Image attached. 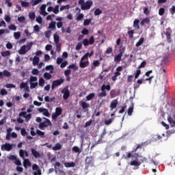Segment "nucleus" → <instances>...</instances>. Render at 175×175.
<instances>
[{
	"label": "nucleus",
	"instance_id": "obj_21",
	"mask_svg": "<svg viewBox=\"0 0 175 175\" xmlns=\"http://www.w3.org/2000/svg\"><path fill=\"white\" fill-rule=\"evenodd\" d=\"M31 161H29V159H25L24 161H23V166H24V168L25 169H27V167L31 166Z\"/></svg>",
	"mask_w": 175,
	"mask_h": 175
},
{
	"label": "nucleus",
	"instance_id": "obj_57",
	"mask_svg": "<svg viewBox=\"0 0 175 175\" xmlns=\"http://www.w3.org/2000/svg\"><path fill=\"white\" fill-rule=\"evenodd\" d=\"M21 135L22 136H27L28 133L27 132L25 129H21Z\"/></svg>",
	"mask_w": 175,
	"mask_h": 175
},
{
	"label": "nucleus",
	"instance_id": "obj_35",
	"mask_svg": "<svg viewBox=\"0 0 175 175\" xmlns=\"http://www.w3.org/2000/svg\"><path fill=\"white\" fill-rule=\"evenodd\" d=\"M57 24V23L55 21H52L49 25V29H55V25Z\"/></svg>",
	"mask_w": 175,
	"mask_h": 175
},
{
	"label": "nucleus",
	"instance_id": "obj_31",
	"mask_svg": "<svg viewBox=\"0 0 175 175\" xmlns=\"http://www.w3.org/2000/svg\"><path fill=\"white\" fill-rule=\"evenodd\" d=\"M95 98V93H90L89 95L86 96V100H92Z\"/></svg>",
	"mask_w": 175,
	"mask_h": 175
},
{
	"label": "nucleus",
	"instance_id": "obj_56",
	"mask_svg": "<svg viewBox=\"0 0 175 175\" xmlns=\"http://www.w3.org/2000/svg\"><path fill=\"white\" fill-rule=\"evenodd\" d=\"M32 46H33V42H31L29 44L26 45V49L27 51H29L31 50Z\"/></svg>",
	"mask_w": 175,
	"mask_h": 175
},
{
	"label": "nucleus",
	"instance_id": "obj_8",
	"mask_svg": "<svg viewBox=\"0 0 175 175\" xmlns=\"http://www.w3.org/2000/svg\"><path fill=\"white\" fill-rule=\"evenodd\" d=\"M61 92L63 94V99H64V100H66V99H68L69 96H70V92H69V88L68 86L64 88Z\"/></svg>",
	"mask_w": 175,
	"mask_h": 175
},
{
	"label": "nucleus",
	"instance_id": "obj_61",
	"mask_svg": "<svg viewBox=\"0 0 175 175\" xmlns=\"http://www.w3.org/2000/svg\"><path fill=\"white\" fill-rule=\"evenodd\" d=\"M8 29H10V31H16L17 29V27L14 25H10L8 27Z\"/></svg>",
	"mask_w": 175,
	"mask_h": 175
},
{
	"label": "nucleus",
	"instance_id": "obj_45",
	"mask_svg": "<svg viewBox=\"0 0 175 175\" xmlns=\"http://www.w3.org/2000/svg\"><path fill=\"white\" fill-rule=\"evenodd\" d=\"M3 74L4 75V76H5L6 77H10V76H12V73H10V72H9L8 70H4L3 71Z\"/></svg>",
	"mask_w": 175,
	"mask_h": 175
},
{
	"label": "nucleus",
	"instance_id": "obj_49",
	"mask_svg": "<svg viewBox=\"0 0 175 175\" xmlns=\"http://www.w3.org/2000/svg\"><path fill=\"white\" fill-rule=\"evenodd\" d=\"M102 10L99 8H97L94 11V16H99L100 14H102Z\"/></svg>",
	"mask_w": 175,
	"mask_h": 175
},
{
	"label": "nucleus",
	"instance_id": "obj_43",
	"mask_svg": "<svg viewBox=\"0 0 175 175\" xmlns=\"http://www.w3.org/2000/svg\"><path fill=\"white\" fill-rule=\"evenodd\" d=\"M1 54L2 57H9L10 52L9 51H2Z\"/></svg>",
	"mask_w": 175,
	"mask_h": 175
},
{
	"label": "nucleus",
	"instance_id": "obj_26",
	"mask_svg": "<svg viewBox=\"0 0 175 175\" xmlns=\"http://www.w3.org/2000/svg\"><path fill=\"white\" fill-rule=\"evenodd\" d=\"M140 75H142V70H140V68H137V70L134 72L135 79L137 80Z\"/></svg>",
	"mask_w": 175,
	"mask_h": 175
},
{
	"label": "nucleus",
	"instance_id": "obj_3",
	"mask_svg": "<svg viewBox=\"0 0 175 175\" xmlns=\"http://www.w3.org/2000/svg\"><path fill=\"white\" fill-rule=\"evenodd\" d=\"M107 91H110L111 90V86H110L109 84L105 85L103 84L100 88L101 92L98 94V98H105V96H107V93H106Z\"/></svg>",
	"mask_w": 175,
	"mask_h": 175
},
{
	"label": "nucleus",
	"instance_id": "obj_55",
	"mask_svg": "<svg viewBox=\"0 0 175 175\" xmlns=\"http://www.w3.org/2000/svg\"><path fill=\"white\" fill-rule=\"evenodd\" d=\"M40 27H39V25H36L33 27V32H35L36 33H38V32H40Z\"/></svg>",
	"mask_w": 175,
	"mask_h": 175
},
{
	"label": "nucleus",
	"instance_id": "obj_40",
	"mask_svg": "<svg viewBox=\"0 0 175 175\" xmlns=\"http://www.w3.org/2000/svg\"><path fill=\"white\" fill-rule=\"evenodd\" d=\"M21 36V33L20 31L14 33V39H16V40L20 39Z\"/></svg>",
	"mask_w": 175,
	"mask_h": 175
},
{
	"label": "nucleus",
	"instance_id": "obj_32",
	"mask_svg": "<svg viewBox=\"0 0 175 175\" xmlns=\"http://www.w3.org/2000/svg\"><path fill=\"white\" fill-rule=\"evenodd\" d=\"M53 39L55 44H58L59 43V36H58L57 33L53 35Z\"/></svg>",
	"mask_w": 175,
	"mask_h": 175
},
{
	"label": "nucleus",
	"instance_id": "obj_5",
	"mask_svg": "<svg viewBox=\"0 0 175 175\" xmlns=\"http://www.w3.org/2000/svg\"><path fill=\"white\" fill-rule=\"evenodd\" d=\"M43 120H45V121L40 123V124H39V128L42 131H43L44 129V128H47V126H53V124L51 123V121H50L48 118H43Z\"/></svg>",
	"mask_w": 175,
	"mask_h": 175
},
{
	"label": "nucleus",
	"instance_id": "obj_7",
	"mask_svg": "<svg viewBox=\"0 0 175 175\" xmlns=\"http://www.w3.org/2000/svg\"><path fill=\"white\" fill-rule=\"evenodd\" d=\"M61 114H62V108L59 107H56L55 112L52 113V120L57 121V118H58Z\"/></svg>",
	"mask_w": 175,
	"mask_h": 175
},
{
	"label": "nucleus",
	"instance_id": "obj_44",
	"mask_svg": "<svg viewBox=\"0 0 175 175\" xmlns=\"http://www.w3.org/2000/svg\"><path fill=\"white\" fill-rule=\"evenodd\" d=\"M91 21H92V19L90 18V19H85L83 22V25L85 27H87V25H90V24H91Z\"/></svg>",
	"mask_w": 175,
	"mask_h": 175
},
{
	"label": "nucleus",
	"instance_id": "obj_42",
	"mask_svg": "<svg viewBox=\"0 0 175 175\" xmlns=\"http://www.w3.org/2000/svg\"><path fill=\"white\" fill-rule=\"evenodd\" d=\"M42 0H31V3H32V6H36L38 3H40Z\"/></svg>",
	"mask_w": 175,
	"mask_h": 175
},
{
	"label": "nucleus",
	"instance_id": "obj_14",
	"mask_svg": "<svg viewBox=\"0 0 175 175\" xmlns=\"http://www.w3.org/2000/svg\"><path fill=\"white\" fill-rule=\"evenodd\" d=\"M72 150L77 154H81V151H83V142L81 143V148L79 146H75L72 147Z\"/></svg>",
	"mask_w": 175,
	"mask_h": 175
},
{
	"label": "nucleus",
	"instance_id": "obj_52",
	"mask_svg": "<svg viewBox=\"0 0 175 175\" xmlns=\"http://www.w3.org/2000/svg\"><path fill=\"white\" fill-rule=\"evenodd\" d=\"M36 133L38 136H40V137H44V132L41 131L40 130H37Z\"/></svg>",
	"mask_w": 175,
	"mask_h": 175
},
{
	"label": "nucleus",
	"instance_id": "obj_64",
	"mask_svg": "<svg viewBox=\"0 0 175 175\" xmlns=\"http://www.w3.org/2000/svg\"><path fill=\"white\" fill-rule=\"evenodd\" d=\"M28 86V83H24V82H22L21 84H20V88L21 90H23V88H25Z\"/></svg>",
	"mask_w": 175,
	"mask_h": 175
},
{
	"label": "nucleus",
	"instance_id": "obj_63",
	"mask_svg": "<svg viewBox=\"0 0 175 175\" xmlns=\"http://www.w3.org/2000/svg\"><path fill=\"white\" fill-rule=\"evenodd\" d=\"M39 85L40 87H43L44 85V79L43 78L39 79Z\"/></svg>",
	"mask_w": 175,
	"mask_h": 175
},
{
	"label": "nucleus",
	"instance_id": "obj_36",
	"mask_svg": "<svg viewBox=\"0 0 175 175\" xmlns=\"http://www.w3.org/2000/svg\"><path fill=\"white\" fill-rule=\"evenodd\" d=\"M133 113V103H132V106L130 107L127 110V114L128 116H132V113Z\"/></svg>",
	"mask_w": 175,
	"mask_h": 175
},
{
	"label": "nucleus",
	"instance_id": "obj_62",
	"mask_svg": "<svg viewBox=\"0 0 175 175\" xmlns=\"http://www.w3.org/2000/svg\"><path fill=\"white\" fill-rule=\"evenodd\" d=\"M159 16H163L165 14V8H161L159 10Z\"/></svg>",
	"mask_w": 175,
	"mask_h": 175
},
{
	"label": "nucleus",
	"instance_id": "obj_33",
	"mask_svg": "<svg viewBox=\"0 0 175 175\" xmlns=\"http://www.w3.org/2000/svg\"><path fill=\"white\" fill-rule=\"evenodd\" d=\"M39 64V57L35 56L33 59V65L36 66V65Z\"/></svg>",
	"mask_w": 175,
	"mask_h": 175
},
{
	"label": "nucleus",
	"instance_id": "obj_11",
	"mask_svg": "<svg viewBox=\"0 0 175 175\" xmlns=\"http://www.w3.org/2000/svg\"><path fill=\"white\" fill-rule=\"evenodd\" d=\"M172 32H173V31H172V29L170 27H168L167 29V31L165 32V36H166L168 43H171V42H172Z\"/></svg>",
	"mask_w": 175,
	"mask_h": 175
},
{
	"label": "nucleus",
	"instance_id": "obj_59",
	"mask_svg": "<svg viewBox=\"0 0 175 175\" xmlns=\"http://www.w3.org/2000/svg\"><path fill=\"white\" fill-rule=\"evenodd\" d=\"M38 82H31L30 83V88L31 90H33L37 85H38Z\"/></svg>",
	"mask_w": 175,
	"mask_h": 175
},
{
	"label": "nucleus",
	"instance_id": "obj_12",
	"mask_svg": "<svg viewBox=\"0 0 175 175\" xmlns=\"http://www.w3.org/2000/svg\"><path fill=\"white\" fill-rule=\"evenodd\" d=\"M32 170H36L33 172V175H42V170L39 167V165L34 164L32 165Z\"/></svg>",
	"mask_w": 175,
	"mask_h": 175
},
{
	"label": "nucleus",
	"instance_id": "obj_25",
	"mask_svg": "<svg viewBox=\"0 0 175 175\" xmlns=\"http://www.w3.org/2000/svg\"><path fill=\"white\" fill-rule=\"evenodd\" d=\"M62 148V146L59 143H57L53 148L52 150L53 151H58L59 150H61Z\"/></svg>",
	"mask_w": 175,
	"mask_h": 175
},
{
	"label": "nucleus",
	"instance_id": "obj_29",
	"mask_svg": "<svg viewBox=\"0 0 175 175\" xmlns=\"http://www.w3.org/2000/svg\"><path fill=\"white\" fill-rule=\"evenodd\" d=\"M143 147H144V146L143 145V142L141 144H139L137 145L136 148H133L132 152H136V151H137V150H139V148H143Z\"/></svg>",
	"mask_w": 175,
	"mask_h": 175
},
{
	"label": "nucleus",
	"instance_id": "obj_60",
	"mask_svg": "<svg viewBox=\"0 0 175 175\" xmlns=\"http://www.w3.org/2000/svg\"><path fill=\"white\" fill-rule=\"evenodd\" d=\"M114 118H111V119H109V120H106L105 121V125H110V124H111L113 121Z\"/></svg>",
	"mask_w": 175,
	"mask_h": 175
},
{
	"label": "nucleus",
	"instance_id": "obj_30",
	"mask_svg": "<svg viewBox=\"0 0 175 175\" xmlns=\"http://www.w3.org/2000/svg\"><path fill=\"white\" fill-rule=\"evenodd\" d=\"M80 105L83 110H85V109H88V107H90V104L85 103V101H82Z\"/></svg>",
	"mask_w": 175,
	"mask_h": 175
},
{
	"label": "nucleus",
	"instance_id": "obj_46",
	"mask_svg": "<svg viewBox=\"0 0 175 175\" xmlns=\"http://www.w3.org/2000/svg\"><path fill=\"white\" fill-rule=\"evenodd\" d=\"M161 139H162V137L161 135H157L152 137V142H157V140H161Z\"/></svg>",
	"mask_w": 175,
	"mask_h": 175
},
{
	"label": "nucleus",
	"instance_id": "obj_18",
	"mask_svg": "<svg viewBox=\"0 0 175 175\" xmlns=\"http://www.w3.org/2000/svg\"><path fill=\"white\" fill-rule=\"evenodd\" d=\"M118 105V100L117 99L112 100L110 106L111 109L114 110V109H117Z\"/></svg>",
	"mask_w": 175,
	"mask_h": 175
},
{
	"label": "nucleus",
	"instance_id": "obj_4",
	"mask_svg": "<svg viewBox=\"0 0 175 175\" xmlns=\"http://www.w3.org/2000/svg\"><path fill=\"white\" fill-rule=\"evenodd\" d=\"M145 161L146 158L143 157H139L136 159V160L131 161L130 165L131 166H140V165H142V163H144Z\"/></svg>",
	"mask_w": 175,
	"mask_h": 175
},
{
	"label": "nucleus",
	"instance_id": "obj_39",
	"mask_svg": "<svg viewBox=\"0 0 175 175\" xmlns=\"http://www.w3.org/2000/svg\"><path fill=\"white\" fill-rule=\"evenodd\" d=\"M127 33L130 38V39H133V35L135 34V30H129Z\"/></svg>",
	"mask_w": 175,
	"mask_h": 175
},
{
	"label": "nucleus",
	"instance_id": "obj_19",
	"mask_svg": "<svg viewBox=\"0 0 175 175\" xmlns=\"http://www.w3.org/2000/svg\"><path fill=\"white\" fill-rule=\"evenodd\" d=\"M85 162V165L88 166V167L90 166H92V157H86Z\"/></svg>",
	"mask_w": 175,
	"mask_h": 175
},
{
	"label": "nucleus",
	"instance_id": "obj_2",
	"mask_svg": "<svg viewBox=\"0 0 175 175\" xmlns=\"http://www.w3.org/2000/svg\"><path fill=\"white\" fill-rule=\"evenodd\" d=\"M79 5L81 6V10H90L91 6H92V1H87L86 2L84 0H79L78 2Z\"/></svg>",
	"mask_w": 175,
	"mask_h": 175
},
{
	"label": "nucleus",
	"instance_id": "obj_10",
	"mask_svg": "<svg viewBox=\"0 0 175 175\" xmlns=\"http://www.w3.org/2000/svg\"><path fill=\"white\" fill-rule=\"evenodd\" d=\"M13 146H14V144L8 143L3 144L1 145V151H12Z\"/></svg>",
	"mask_w": 175,
	"mask_h": 175
},
{
	"label": "nucleus",
	"instance_id": "obj_54",
	"mask_svg": "<svg viewBox=\"0 0 175 175\" xmlns=\"http://www.w3.org/2000/svg\"><path fill=\"white\" fill-rule=\"evenodd\" d=\"M110 96L111 98H116V96H117V92H116V90H112L110 92Z\"/></svg>",
	"mask_w": 175,
	"mask_h": 175
},
{
	"label": "nucleus",
	"instance_id": "obj_6",
	"mask_svg": "<svg viewBox=\"0 0 175 175\" xmlns=\"http://www.w3.org/2000/svg\"><path fill=\"white\" fill-rule=\"evenodd\" d=\"M122 70H124L122 66H120L116 68V71L113 73V76L111 77V80L113 81H116L117 80V77L121 76V72H122Z\"/></svg>",
	"mask_w": 175,
	"mask_h": 175
},
{
	"label": "nucleus",
	"instance_id": "obj_20",
	"mask_svg": "<svg viewBox=\"0 0 175 175\" xmlns=\"http://www.w3.org/2000/svg\"><path fill=\"white\" fill-rule=\"evenodd\" d=\"M31 154L33 155L34 158H40V153L39 152L36 151L34 148L31 149Z\"/></svg>",
	"mask_w": 175,
	"mask_h": 175
},
{
	"label": "nucleus",
	"instance_id": "obj_9",
	"mask_svg": "<svg viewBox=\"0 0 175 175\" xmlns=\"http://www.w3.org/2000/svg\"><path fill=\"white\" fill-rule=\"evenodd\" d=\"M64 79H59L53 81L51 85L52 90H54L55 87H58L61 85V84H64Z\"/></svg>",
	"mask_w": 175,
	"mask_h": 175
},
{
	"label": "nucleus",
	"instance_id": "obj_23",
	"mask_svg": "<svg viewBox=\"0 0 175 175\" xmlns=\"http://www.w3.org/2000/svg\"><path fill=\"white\" fill-rule=\"evenodd\" d=\"M174 118L172 116H169L167 120L169 121L170 124L172 126H175V115L174 116Z\"/></svg>",
	"mask_w": 175,
	"mask_h": 175
},
{
	"label": "nucleus",
	"instance_id": "obj_50",
	"mask_svg": "<svg viewBox=\"0 0 175 175\" xmlns=\"http://www.w3.org/2000/svg\"><path fill=\"white\" fill-rule=\"evenodd\" d=\"M21 5L22 8H28V6H29V3L27 1H21Z\"/></svg>",
	"mask_w": 175,
	"mask_h": 175
},
{
	"label": "nucleus",
	"instance_id": "obj_27",
	"mask_svg": "<svg viewBox=\"0 0 175 175\" xmlns=\"http://www.w3.org/2000/svg\"><path fill=\"white\" fill-rule=\"evenodd\" d=\"M159 72H160L159 79L161 80V77L165 79V77H166V75L163 73H166V70H165V68H161Z\"/></svg>",
	"mask_w": 175,
	"mask_h": 175
},
{
	"label": "nucleus",
	"instance_id": "obj_38",
	"mask_svg": "<svg viewBox=\"0 0 175 175\" xmlns=\"http://www.w3.org/2000/svg\"><path fill=\"white\" fill-rule=\"evenodd\" d=\"M68 69H73L76 72V70H77L79 69V67H77V66H76V64H70L68 67Z\"/></svg>",
	"mask_w": 175,
	"mask_h": 175
},
{
	"label": "nucleus",
	"instance_id": "obj_53",
	"mask_svg": "<svg viewBox=\"0 0 175 175\" xmlns=\"http://www.w3.org/2000/svg\"><path fill=\"white\" fill-rule=\"evenodd\" d=\"M146 65H147V62L146 61H144L138 66L137 69H142V68H146Z\"/></svg>",
	"mask_w": 175,
	"mask_h": 175
},
{
	"label": "nucleus",
	"instance_id": "obj_24",
	"mask_svg": "<svg viewBox=\"0 0 175 175\" xmlns=\"http://www.w3.org/2000/svg\"><path fill=\"white\" fill-rule=\"evenodd\" d=\"M64 166L65 167H75V166H76V163H75V162L72 161V162H66L64 163Z\"/></svg>",
	"mask_w": 175,
	"mask_h": 175
},
{
	"label": "nucleus",
	"instance_id": "obj_58",
	"mask_svg": "<svg viewBox=\"0 0 175 175\" xmlns=\"http://www.w3.org/2000/svg\"><path fill=\"white\" fill-rule=\"evenodd\" d=\"M81 47H83V43L82 42H78L75 49L77 51H79V50L81 49Z\"/></svg>",
	"mask_w": 175,
	"mask_h": 175
},
{
	"label": "nucleus",
	"instance_id": "obj_28",
	"mask_svg": "<svg viewBox=\"0 0 175 175\" xmlns=\"http://www.w3.org/2000/svg\"><path fill=\"white\" fill-rule=\"evenodd\" d=\"M143 43H144V38L142 37L138 42L135 44V47H140V46H142V44H143Z\"/></svg>",
	"mask_w": 175,
	"mask_h": 175
},
{
	"label": "nucleus",
	"instance_id": "obj_16",
	"mask_svg": "<svg viewBox=\"0 0 175 175\" xmlns=\"http://www.w3.org/2000/svg\"><path fill=\"white\" fill-rule=\"evenodd\" d=\"M28 51L27 50V45H23L21 47V50L18 51V53L21 55H24L27 54V52Z\"/></svg>",
	"mask_w": 175,
	"mask_h": 175
},
{
	"label": "nucleus",
	"instance_id": "obj_37",
	"mask_svg": "<svg viewBox=\"0 0 175 175\" xmlns=\"http://www.w3.org/2000/svg\"><path fill=\"white\" fill-rule=\"evenodd\" d=\"M68 9H70V5H62L59 8L60 12H62L64 10H68Z\"/></svg>",
	"mask_w": 175,
	"mask_h": 175
},
{
	"label": "nucleus",
	"instance_id": "obj_1",
	"mask_svg": "<svg viewBox=\"0 0 175 175\" xmlns=\"http://www.w3.org/2000/svg\"><path fill=\"white\" fill-rule=\"evenodd\" d=\"M94 55V51H91V53H86L81 58L79 62V66L84 69V68H87L90 66V61H88V58H91Z\"/></svg>",
	"mask_w": 175,
	"mask_h": 175
},
{
	"label": "nucleus",
	"instance_id": "obj_22",
	"mask_svg": "<svg viewBox=\"0 0 175 175\" xmlns=\"http://www.w3.org/2000/svg\"><path fill=\"white\" fill-rule=\"evenodd\" d=\"M139 23L140 21L139 19H135L133 21V27L135 28V29H139L140 28V25H139Z\"/></svg>",
	"mask_w": 175,
	"mask_h": 175
},
{
	"label": "nucleus",
	"instance_id": "obj_51",
	"mask_svg": "<svg viewBox=\"0 0 175 175\" xmlns=\"http://www.w3.org/2000/svg\"><path fill=\"white\" fill-rule=\"evenodd\" d=\"M45 69L46 70H51V73H53V70H54V66H53V65L46 66Z\"/></svg>",
	"mask_w": 175,
	"mask_h": 175
},
{
	"label": "nucleus",
	"instance_id": "obj_41",
	"mask_svg": "<svg viewBox=\"0 0 175 175\" xmlns=\"http://www.w3.org/2000/svg\"><path fill=\"white\" fill-rule=\"evenodd\" d=\"M44 77L46 79V80H50L52 77V75L49 72H44Z\"/></svg>",
	"mask_w": 175,
	"mask_h": 175
},
{
	"label": "nucleus",
	"instance_id": "obj_48",
	"mask_svg": "<svg viewBox=\"0 0 175 175\" xmlns=\"http://www.w3.org/2000/svg\"><path fill=\"white\" fill-rule=\"evenodd\" d=\"M29 17L31 20H35V18H36V15H35V12H29Z\"/></svg>",
	"mask_w": 175,
	"mask_h": 175
},
{
	"label": "nucleus",
	"instance_id": "obj_17",
	"mask_svg": "<svg viewBox=\"0 0 175 175\" xmlns=\"http://www.w3.org/2000/svg\"><path fill=\"white\" fill-rule=\"evenodd\" d=\"M142 84H143V79H138L137 83L133 84L134 90H137V88H139Z\"/></svg>",
	"mask_w": 175,
	"mask_h": 175
},
{
	"label": "nucleus",
	"instance_id": "obj_47",
	"mask_svg": "<svg viewBox=\"0 0 175 175\" xmlns=\"http://www.w3.org/2000/svg\"><path fill=\"white\" fill-rule=\"evenodd\" d=\"M53 12L55 13V14H58V13H59V5H56L53 8Z\"/></svg>",
	"mask_w": 175,
	"mask_h": 175
},
{
	"label": "nucleus",
	"instance_id": "obj_13",
	"mask_svg": "<svg viewBox=\"0 0 175 175\" xmlns=\"http://www.w3.org/2000/svg\"><path fill=\"white\" fill-rule=\"evenodd\" d=\"M123 54L124 52L120 51L118 55L114 57V62H116V64H120V62H121Z\"/></svg>",
	"mask_w": 175,
	"mask_h": 175
},
{
	"label": "nucleus",
	"instance_id": "obj_15",
	"mask_svg": "<svg viewBox=\"0 0 175 175\" xmlns=\"http://www.w3.org/2000/svg\"><path fill=\"white\" fill-rule=\"evenodd\" d=\"M91 66H92L91 70H94L96 69V68H98V66H100V62L98 60H94Z\"/></svg>",
	"mask_w": 175,
	"mask_h": 175
},
{
	"label": "nucleus",
	"instance_id": "obj_34",
	"mask_svg": "<svg viewBox=\"0 0 175 175\" xmlns=\"http://www.w3.org/2000/svg\"><path fill=\"white\" fill-rule=\"evenodd\" d=\"M133 154V153L132 152V151H131V152H127L126 153V156L123 155L124 159H129V158H132V154Z\"/></svg>",
	"mask_w": 175,
	"mask_h": 175
}]
</instances>
